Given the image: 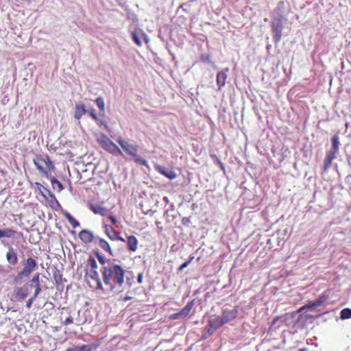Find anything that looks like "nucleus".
<instances>
[{"mask_svg":"<svg viewBox=\"0 0 351 351\" xmlns=\"http://www.w3.org/2000/svg\"><path fill=\"white\" fill-rule=\"evenodd\" d=\"M193 306V301H191L178 313H173L169 316V319L174 320L179 318L186 317L191 312Z\"/></svg>","mask_w":351,"mask_h":351,"instance_id":"nucleus-11","label":"nucleus"},{"mask_svg":"<svg viewBox=\"0 0 351 351\" xmlns=\"http://www.w3.org/2000/svg\"><path fill=\"white\" fill-rule=\"evenodd\" d=\"M50 180H51V184L53 185V188H55L56 186H57L59 191H60L63 189L62 184L56 178L53 177L50 179Z\"/></svg>","mask_w":351,"mask_h":351,"instance_id":"nucleus-30","label":"nucleus"},{"mask_svg":"<svg viewBox=\"0 0 351 351\" xmlns=\"http://www.w3.org/2000/svg\"><path fill=\"white\" fill-rule=\"evenodd\" d=\"M95 103L99 109L100 114L104 116L105 114V102L101 97H99L95 99Z\"/></svg>","mask_w":351,"mask_h":351,"instance_id":"nucleus-23","label":"nucleus"},{"mask_svg":"<svg viewBox=\"0 0 351 351\" xmlns=\"http://www.w3.org/2000/svg\"><path fill=\"white\" fill-rule=\"evenodd\" d=\"M128 250L134 252L138 248V240L135 236L130 235L127 237Z\"/></svg>","mask_w":351,"mask_h":351,"instance_id":"nucleus-16","label":"nucleus"},{"mask_svg":"<svg viewBox=\"0 0 351 351\" xmlns=\"http://www.w3.org/2000/svg\"><path fill=\"white\" fill-rule=\"evenodd\" d=\"M53 278L57 285L62 284V274L58 269L53 272Z\"/></svg>","mask_w":351,"mask_h":351,"instance_id":"nucleus-24","label":"nucleus"},{"mask_svg":"<svg viewBox=\"0 0 351 351\" xmlns=\"http://www.w3.org/2000/svg\"><path fill=\"white\" fill-rule=\"evenodd\" d=\"M325 300V297L324 295L319 296L317 300L314 302L310 303L307 305L308 307H317L319 306Z\"/></svg>","mask_w":351,"mask_h":351,"instance_id":"nucleus-28","label":"nucleus"},{"mask_svg":"<svg viewBox=\"0 0 351 351\" xmlns=\"http://www.w3.org/2000/svg\"><path fill=\"white\" fill-rule=\"evenodd\" d=\"M99 245L100 246V247L102 250H104V251L108 252L110 254H112L110 246L109 243H108V241H106L105 239H100L99 241Z\"/></svg>","mask_w":351,"mask_h":351,"instance_id":"nucleus-26","label":"nucleus"},{"mask_svg":"<svg viewBox=\"0 0 351 351\" xmlns=\"http://www.w3.org/2000/svg\"><path fill=\"white\" fill-rule=\"evenodd\" d=\"M101 272L103 281L110 292L119 294L123 291L125 271L120 265L109 263L102 267Z\"/></svg>","mask_w":351,"mask_h":351,"instance_id":"nucleus-1","label":"nucleus"},{"mask_svg":"<svg viewBox=\"0 0 351 351\" xmlns=\"http://www.w3.org/2000/svg\"><path fill=\"white\" fill-rule=\"evenodd\" d=\"M64 216L73 228H77L80 226V223L69 213H66Z\"/></svg>","mask_w":351,"mask_h":351,"instance_id":"nucleus-27","label":"nucleus"},{"mask_svg":"<svg viewBox=\"0 0 351 351\" xmlns=\"http://www.w3.org/2000/svg\"><path fill=\"white\" fill-rule=\"evenodd\" d=\"M351 317V309L349 308H346L341 310L340 313V318L341 319H346Z\"/></svg>","mask_w":351,"mask_h":351,"instance_id":"nucleus-29","label":"nucleus"},{"mask_svg":"<svg viewBox=\"0 0 351 351\" xmlns=\"http://www.w3.org/2000/svg\"><path fill=\"white\" fill-rule=\"evenodd\" d=\"M100 145L104 149L115 156L123 155V152L119 147L109 138L100 141Z\"/></svg>","mask_w":351,"mask_h":351,"instance_id":"nucleus-9","label":"nucleus"},{"mask_svg":"<svg viewBox=\"0 0 351 351\" xmlns=\"http://www.w3.org/2000/svg\"><path fill=\"white\" fill-rule=\"evenodd\" d=\"M225 324L221 316H214L208 320V328H207V337H210L214 332Z\"/></svg>","mask_w":351,"mask_h":351,"instance_id":"nucleus-8","label":"nucleus"},{"mask_svg":"<svg viewBox=\"0 0 351 351\" xmlns=\"http://www.w3.org/2000/svg\"><path fill=\"white\" fill-rule=\"evenodd\" d=\"M87 263L88 269L86 273V278L90 286L94 289L104 291L102 281L97 271V263L95 258L90 256Z\"/></svg>","mask_w":351,"mask_h":351,"instance_id":"nucleus-2","label":"nucleus"},{"mask_svg":"<svg viewBox=\"0 0 351 351\" xmlns=\"http://www.w3.org/2000/svg\"><path fill=\"white\" fill-rule=\"evenodd\" d=\"M90 208L96 215L101 216H106L107 215L108 210L101 205L91 204Z\"/></svg>","mask_w":351,"mask_h":351,"instance_id":"nucleus-19","label":"nucleus"},{"mask_svg":"<svg viewBox=\"0 0 351 351\" xmlns=\"http://www.w3.org/2000/svg\"><path fill=\"white\" fill-rule=\"evenodd\" d=\"M127 283H128L130 286H131V285H132V282H130V280L129 278H128V279H127Z\"/></svg>","mask_w":351,"mask_h":351,"instance_id":"nucleus-44","label":"nucleus"},{"mask_svg":"<svg viewBox=\"0 0 351 351\" xmlns=\"http://www.w3.org/2000/svg\"><path fill=\"white\" fill-rule=\"evenodd\" d=\"M155 168L158 173L170 180H173L177 176V174L173 171H167L165 167L157 165Z\"/></svg>","mask_w":351,"mask_h":351,"instance_id":"nucleus-17","label":"nucleus"},{"mask_svg":"<svg viewBox=\"0 0 351 351\" xmlns=\"http://www.w3.org/2000/svg\"><path fill=\"white\" fill-rule=\"evenodd\" d=\"M200 60L202 62H208L209 60H210V56H208V55H202L200 56Z\"/></svg>","mask_w":351,"mask_h":351,"instance_id":"nucleus-38","label":"nucleus"},{"mask_svg":"<svg viewBox=\"0 0 351 351\" xmlns=\"http://www.w3.org/2000/svg\"><path fill=\"white\" fill-rule=\"evenodd\" d=\"M104 228L105 229V232L106 235L108 237V238L111 240H114V238L116 237V235L119 233L117 231H116L113 227L108 226L107 224H105L104 226Z\"/></svg>","mask_w":351,"mask_h":351,"instance_id":"nucleus-20","label":"nucleus"},{"mask_svg":"<svg viewBox=\"0 0 351 351\" xmlns=\"http://www.w3.org/2000/svg\"><path fill=\"white\" fill-rule=\"evenodd\" d=\"M33 162L36 169L47 178L51 175V171L54 169L52 161L47 154L36 155Z\"/></svg>","mask_w":351,"mask_h":351,"instance_id":"nucleus-3","label":"nucleus"},{"mask_svg":"<svg viewBox=\"0 0 351 351\" xmlns=\"http://www.w3.org/2000/svg\"><path fill=\"white\" fill-rule=\"evenodd\" d=\"M5 256L6 260L10 265H16L19 262L17 252L12 245L8 247Z\"/></svg>","mask_w":351,"mask_h":351,"instance_id":"nucleus-12","label":"nucleus"},{"mask_svg":"<svg viewBox=\"0 0 351 351\" xmlns=\"http://www.w3.org/2000/svg\"><path fill=\"white\" fill-rule=\"evenodd\" d=\"M37 263L36 260L32 257H29L25 260L22 270L18 272L17 275L13 279L15 284L22 282L24 278H27L36 269Z\"/></svg>","mask_w":351,"mask_h":351,"instance_id":"nucleus-5","label":"nucleus"},{"mask_svg":"<svg viewBox=\"0 0 351 351\" xmlns=\"http://www.w3.org/2000/svg\"><path fill=\"white\" fill-rule=\"evenodd\" d=\"M227 79V75L223 71H219L217 75V84L219 87L225 85Z\"/></svg>","mask_w":351,"mask_h":351,"instance_id":"nucleus-22","label":"nucleus"},{"mask_svg":"<svg viewBox=\"0 0 351 351\" xmlns=\"http://www.w3.org/2000/svg\"><path fill=\"white\" fill-rule=\"evenodd\" d=\"M66 351H75V349H73V348H69Z\"/></svg>","mask_w":351,"mask_h":351,"instance_id":"nucleus-45","label":"nucleus"},{"mask_svg":"<svg viewBox=\"0 0 351 351\" xmlns=\"http://www.w3.org/2000/svg\"><path fill=\"white\" fill-rule=\"evenodd\" d=\"M86 114V110L84 104H77L75 106L74 117L77 120H80L84 114Z\"/></svg>","mask_w":351,"mask_h":351,"instance_id":"nucleus-18","label":"nucleus"},{"mask_svg":"<svg viewBox=\"0 0 351 351\" xmlns=\"http://www.w3.org/2000/svg\"><path fill=\"white\" fill-rule=\"evenodd\" d=\"M132 298V297H131V296H128V295H126V296H125L124 298H123L121 299V300H122V301H123V302H126V301H128V300H131Z\"/></svg>","mask_w":351,"mask_h":351,"instance_id":"nucleus-42","label":"nucleus"},{"mask_svg":"<svg viewBox=\"0 0 351 351\" xmlns=\"http://www.w3.org/2000/svg\"><path fill=\"white\" fill-rule=\"evenodd\" d=\"M117 142L121 145V148L125 151V152L134 158V162L136 163L145 167L147 166V161L137 155V145H133L128 141L124 140L123 138H119Z\"/></svg>","mask_w":351,"mask_h":351,"instance_id":"nucleus-4","label":"nucleus"},{"mask_svg":"<svg viewBox=\"0 0 351 351\" xmlns=\"http://www.w3.org/2000/svg\"><path fill=\"white\" fill-rule=\"evenodd\" d=\"M113 241H122V242H125V239H123L122 237L119 236V233L114 238Z\"/></svg>","mask_w":351,"mask_h":351,"instance_id":"nucleus-40","label":"nucleus"},{"mask_svg":"<svg viewBox=\"0 0 351 351\" xmlns=\"http://www.w3.org/2000/svg\"><path fill=\"white\" fill-rule=\"evenodd\" d=\"M339 141L337 135L332 138V148L326 152V158L324 160L323 173H326L330 168L332 161L337 157V153L339 151Z\"/></svg>","mask_w":351,"mask_h":351,"instance_id":"nucleus-6","label":"nucleus"},{"mask_svg":"<svg viewBox=\"0 0 351 351\" xmlns=\"http://www.w3.org/2000/svg\"><path fill=\"white\" fill-rule=\"evenodd\" d=\"M238 311L236 308L224 309L223 310L221 317L224 323L226 324L236 319Z\"/></svg>","mask_w":351,"mask_h":351,"instance_id":"nucleus-13","label":"nucleus"},{"mask_svg":"<svg viewBox=\"0 0 351 351\" xmlns=\"http://www.w3.org/2000/svg\"><path fill=\"white\" fill-rule=\"evenodd\" d=\"M84 322H85V321H82V322H79L77 324V325H80V324H82L84 323Z\"/></svg>","mask_w":351,"mask_h":351,"instance_id":"nucleus-46","label":"nucleus"},{"mask_svg":"<svg viewBox=\"0 0 351 351\" xmlns=\"http://www.w3.org/2000/svg\"><path fill=\"white\" fill-rule=\"evenodd\" d=\"M97 258H98V260L99 261V263L103 265L104 266H105V263H106V260H105V258L103 256H100V255H97Z\"/></svg>","mask_w":351,"mask_h":351,"instance_id":"nucleus-39","label":"nucleus"},{"mask_svg":"<svg viewBox=\"0 0 351 351\" xmlns=\"http://www.w3.org/2000/svg\"><path fill=\"white\" fill-rule=\"evenodd\" d=\"M35 299H36V298H34V297H32V298H30L27 301L26 306H27V308H31V306H32V304H33V302H34V300H35Z\"/></svg>","mask_w":351,"mask_h":351,"instance_id":"nucleus-35","label":"nucleus"},{"mask_svg":"<svg viewBox=\"0 0 351 351\" xmlns=\"http://www.w3.org/2000/svg\"><path fill=\"white\" fill-rule=\"evenodd\" d=\"M143 275L142 273L138 274V278H137V282L141 284L143 282Z\"/></svg>","mask_w":351,"mask_h":351,"instance_id":"nucleus-41","label":"nucleus"},{"mask_svg":"<svg viewBox=\"0 0 351 351\" xmlns=\"http://www.w3.org/2000/svg\"><path fill=\"white\" fill-rule=\"evenodd\" d=\"M73 322V319L71 317H67L63 322V324L66 326Z\"/></svg>","mask_w":351,"mask_h":351,"instance_id":"nucleus-37","label":"nucleus"},{"mask_svg":"<svg viewBox=\"0 0 351 351\" xmlns=\"http://www.w3.org/2000/svg\"><path fill=\"white\" fill-rule=\"evenodd\" d=\"M131 35L133 41L138 47L142 46V42L141 40V37L142 36H144L145 41H147V36L140 29L132 32Z\"/></svg>","mask_w":351,"mask_h":351,"instance_id":"nucleus-14","label":"nucleus"},{"mask_svg":"<svg viewBox=\"0 0 351 351\" xmlns=\"http://www.w3.org/2000/svg\"><path fill=\"white\" fill-rule=\"evenodd\" d=\"M108 219L110 220V221L112 222V223L113 225H115L117 226L118 224V220L117 219V218L112 215H110L108 217Z\"/></svg>","mask_w":351,"mask_h":351,"instance_id":"nucleus-36","label":"nucleus"},{"mask_svg":"<svg viewBox=\"0 0 351 351\" xmlns=\"http://www.w3.org/2000/svg\"><path fill=\"white\" fill-rule=\"evenodd\" d=\"M40 274L38 273L36 274L32 278L31 282H35L36 285H40L39 282Z\"/></svg>","mask_w":351,"mask_h":351,"instance_id":"nucleus-34","label":"nucleus"},{"mask_svg":"<svg viewBox=\"0 0 351 351\" xmlns=\"http://www.w3.org/2000/svg\"><path fill=\"white\" fill-rule=\"evenodd\" d=\"M36 184L39 188H40V187H42V188H43L44 189H45V190H46V189H45V187H44L41 184H40V183H38V182H36Z\"/></svg>","mask_w":351,"mask_h":351,"instance_id":"nucleus-43","label":"nucleus"},{"mask_svg":"<svg viewBox=\"0 0 351 351\" xmlns=\"http://www.w3.org/2000/svg\"><path fill=\"white\" fill-rule=\"evenodd\" d=\"M40 292H41L40 285H36L34 294L32 297H34V298H36Z\"/></svg>","mask_w":351,"mask_h":351,"instance_id":"nucleus-33","label":"nucleus"},{"mask_svg":"<svg viewBox=\"0 0 351 351\" xmlns=\"http://www.w3.org/2000/svg\"><path fill=\"white\" fill-rule=\"evenodd\" d=\"M79 238L85 243H90L93 241V234L87 230H82L79 232Z\"/></svg>","mask_w":351,"mask_h":351,"instance_id":"nucleus-15","label":"nucleus"},{"mask_svg":"<svg viewBox=\"0 0 351 351\" xmlns=\"http://www.w3.org/2000/svg\"><path fill=\"white\" fill-rule=\"evenodd\" d=\"M16 231L12 228H4L3 230L0 229V238L6 237V238H12L14 237L16 234Z\"/></svg>","mask_w":351,"mask_h":351,"instance_id":"nucleus-21","label":"nucleus"},{"mask_svg":"<svg viewBox=\"0 0 351 351\" xmlns=\"http://www.w3.org/2000/svg\"><path fill=\"white\" fill-rule=\"evenodd\" d=\"M86 113L88 114L92 117V119L95 121H99V117L94 108L86 110Z\"/></svg>","mask_w":351,"mask_h":351,"instance_id":"nucleus-31","label":"nucleus"},{"mask_svg":"<svg viewBox=\"0 0 351 351\" xmlns=\"http://www.w3.org/2000/svg\"><path fill=\"white\" fill-rule=\"evenodd\" d=\"M96 348L94 344L82 345L81 346H74L75 351H93Z\"/></svg>","mask_w":351,"mask_h":351,"instance_id":"nucleus-25","label":"nucleus"},{"mask_svg":"<svg viewBox=\"0 0 351 351\" xmlns=\"http://www.w3.org/2000/svg\"><path fill=\"white\" fill-rule=\"evenodd\" d=\"M193 258H194V256H191L189 261L184 262L183 264H182L180 265V267L178 268V271H182L184 268H186L191 263V261L193 260Z\"/></svg>","mask_w":351,"mask_h":351,"instance_id":"nucleus-32","label":"nucleus"},{"mask_svg":"<svg viewBox=\"0 0 351 351\" xmlns=\"http://www.w3.org/2000/svg\"><path fill=\"white\" fill-rule=\"evenodd\" d=\"M273 39L275 44H278L282 38L283 25L280 19H276L272 21L271 24Z\"/></svg>","mask_w":351,"mask_h":351,"instance_id":"nucleus-7","label":"nucleus"},{"mask_svg":"<svg viewBox=\"0 0 351 351\" xmlns=\"http://www.w3.org/2000/svg\"><path fill=\"white\" fill-rule=\"evenodd\" d=\"M29 295V289L27 284L19 287H16L14 290V300L21 302L24 300Z\"/></svg>","mask_w":351,"mask_h":351,"instance_id":"nucleus-10","label":"nucleus"}]
</instances>
